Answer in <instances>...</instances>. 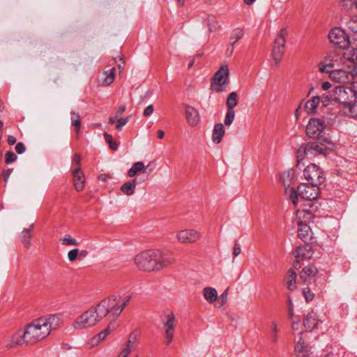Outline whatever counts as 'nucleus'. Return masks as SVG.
Here are the masks:
<instances>
[{
    "label": "nucleus",
    "mask_w": 357,
    "mask_h": 357,
    "mask_svg": "<svg viewBox=\"0 0 357 357\" xmlns=\"http://www.w3.org/2000/svg\"><path fill=\"white\" fill-rule=\"evenodd\" d=\"M308 148L311 150V153L326 155V149L322 144H318L316 142L308 143Z\"/></svg>",
    "instance_id": "obj_40"
},
{
    "label": "nucleus",
    "mask_w": 357,
    "mask_h": 357,
    "mask_svg": "<svg viewBox=\"0 0 357 357\" xmlns=\"http://www.w3.org/2000/svg\"><path fill=\"white\" fill-rule=\"evenodd\" d=\"M27 344H29V343H28L24 337V331L23 333H16L5 341V346L7 348L21 347Z\"/></svg>",
    "instance_id": "obj_17"
},
{
    "label": "nucleus",
    "mask_w": 357,
    "mask_h": 357,
    "mask_svg": "<svg viewBox=\"0 0 357 357\" xmlns=\"http://www.w3.org/2000/svg\"><path fill=\"white\" fill-rule=\"evenodd\" d=\"M346 26L350 32L357 35V15L349 17L346 22Z\"/></svg>",
    "instance_id": "obj_36"
},
{
    "label": "nucleus",
    "mask_w": 357,
    "mask_h": 357,
    "mask_svg": "<svg viewBox=\"0 0 357 357\" xmlns=\"http://www.w3.org/2000/svg\"><path fill=\"white\" fill-rule=\"evenodd\" d=\"M313 252L312 247L309 244H304L298 246L294 252V255L296 258L293 266L295 269L301 267L300 262L305 259H310L312 257Z\"/></svg>",
    "instance_id": "obj_12"
},
{
    "label": "nucleus",
    "mask_w": 357,
    "mask_h": 357,
    "mask_svg": "<svg viewBox=\"0 0 357 357\" xmlns=\"http://www.w3.org/2000/svg\"><path fill=\"white\" fill-rule=\"evenodd\" d=\"M81 155L79 153H75L72 160V166L75 169L80 167Z\"/></svg>",
    "instance_id": "obj_51"
},
{
    "label": "nucleus",
    "mask_w": 357,
    "mask_h": 357,
    "mask_svg": "<svg viewBox=\"0 0 357 357\" xmlns=\"http://www.w3.org/2000/svg\"><path fill=\"white\" fill-rule=\"evenodd\" d=\"M201 237L199 231L195 229H184L178 232L177 239L181 243H192Z\"/></svg>",
    "instance_id": "obj_13"
},
{
    "label": "nucleus",
    "mask_w": 357,
    "mask_h": 357,
    "mask_svg": "<svg viewBox=\"0 0 357 357\" xmlns=\"http://www.w3.org/2000/svg\"><path fill=\"white\" fill-rule=\"evenodd\" d=\"M79 253V250L77 248L73 249L70 250L68 253V259L70 261H74L76 260Z\"/></svg>",
    "instance_id": "obj_50"
},
{
    "label": "nucleus",
    "mask_w": 357,
    "mask_h": 357,
    "mask_svg": "<svg viewBox=\"0 0 357 357\" xmlns=\"http://www.w3.org/2000/svg\"><path fill=\"white\" fill-rule=\"evenodd\" d=\"M15 150L18 154H22L26 151V146L23 142H18L15 145Z\"/></svg>",
    "instance_id": "obj_53"
},
{
    "label": "nucleus",
    "mask_w": 357,
    "mask_h": 357,
    "mask_svg": "<svg viewBox=\"0 0 357 357\" xmlns=\"http://www.w3.org/2000/svg\"><path fill=\"white\" fill-rule=\"evenodd\" d=\"M225 130L223 124L216 123L214 126L212 134V140L215 144L221 142L223 136L225 135Z\"/></svg>",
    "instance_id": "obj_22"
},
{
    "label": "nucleus",
    "mask_w": 357,
    "mask_h": 357,
    "mask_svg": "<svg viewBox=\"0 0 357 357\" xmlns=\"http://www.w3.org/2000/svg\"><path fill=\"white\" fill-rule=\"evenodd\" d=\"M289 318H292V317H293V309L291 307V300L289 301Z\"/></svg>",
    "instance_id": "obj_62"
},
{
    "label": "nucleus",
    "mask_w": 357,
    "mask_h": 357,
    "mask_svg": "<svg viewBox=\"0 0 357 357\" xmlns=\"http://www.w3.org/2000/svg\"><path fill=\"white\" fill-rule=\"evenodd\" d=\"M320 103V98L318 96H314L312 99L307 101L305 105V109L307 114H313L316 113L317 108Z\"/></svg>",
    "instance_id": "obj_27"
},
{
    "label": "nucleus",
    "mask_w": 357,
    "mask_h": 357,
    "mask_svg": "<svg viewBox=\"0 0 357 357\" xmlns=\"http://www.w3.org/2000/svg\"><path fill=\"white\" fill-rule=\"evenodd\" d=\"M175 316L171 311H168L165 314L162 319V325L165 329V339L164 344H169L174 339L175 331Z\"/></svg>",
    "instance_id": "obj_8"
},
{
    "label": "nucleus",
    "mask_w": 357,
    "mask_h": 357,
    "mask_svg": "<svg viewBox=\"0 0 357 357\" xmlns=\"http://www.w3.org/2000/svg\"><path fill=\"white\" fill-rule=\"evenodd\" d=\"M153 112V106L152 105H150L147 106L145 109L144 110L143 115L145 117H148L150 115H151Z\"/></svg>",
    "instance_id": "obj_55"
},
{
    "label": "nucleus",
    "mask_w": 357,
    "mask_h": 357,
    "mask_svg": "<svg viewBox=\"0 0 357 357\" xmlns=\"http://www.w3.org/2000/svg\"><path fill=\"white\" fill-rule=\"evenodd\" d=\"M243 30L241 28H236L233 30L231 36V40H232L231 43L235 44L238 40L243 38Z\"/></svg>",
    "instance_id": "obj_42"
},
{
    "label": "nucleus",
    "mask_w": 357,
    "mask_h": 357,
    "mask_svg": "<svg viewBox=\"0 0 357 357\" xmlns=\"http://www.w3.org/2000/svg\"><path fill=\"white\" fill-rule=\"evenodd\" d=\"M133 261L138 270L151 272L160 271L172 264L174 259L160 250H146L136 255Z\"/></svg>",
    "instance_id": "obj_2"
},
{
    "label": "nucleus",
    "mask_w": 357,
    "mask_h": 357,
    "mask_svg": "<svg viewBox=\"0 0 357 357\" xmlns=\"http://www.w3.org/2000/svg\"><path fill=\"white\" fill-rule=\"evenodd\" d=\"M165 136V132L162 130H158L157 132V137L158 139H162Z\"/></svg>",
    "instance_id": "obj_63"
},
{
    "label": "nucleus",
    "mask_w": 357,
    "mask_h": 357,
    "mask_svg": "<svg viewBox=\"0 0 357 357\" xmlns=\"http://www.w3.org/2000/svg\"><path fill=\"white\" fill-rule=\"evenodd\" d=\"M330 41L340 48L345 49L350 43L349 36L340 28L333 29L328 33Z\"/></svg>",
    "instance_id": "obj_11"
},
{
    "label": "nucleus",
    "mask_w": 357,
    "mask_h": 357,
    "mask_svg": "<svg viewBox=\"0 0 357 357\" xmlns=\"http://www.w3.org/2000/svg\"><path fill=\"white\" fill-rule=\"evenodd\" d=\"M16 141H17V139H16L15 137H14L13 135L8 136L7 142H8V144L13 145L16 143Z\"/></svg>",
    "instance_id": "obj_60"
},
{
    "label": "nucleus",
    "mask_w": 357,
    "mask_h": 357,
    "mask_svg": "<svg viewBox=\"0 0 357 357\" xmlns=\"http://www.w3.org/2000/svg\"><path fill=\"white\" fill-rule=\"evenodd\" d=\"M303 176L308 183L318 186L325 181L323 172L315 164L308 165L303 171Z\"/></svg>",
    "instance_id": "obj_9"
},
{
    "label": "nucleus",
    "mask_w": 357,
    "mask_h": 357,
    "mask_svg": "<svg viewBox=\"0 0 357 357\" xmlns=\"http://www.w3.org/2000/svg\"><path fill=\"white\" fill-rule=\"evenodd\" d=\"M294 351L297 357H308L311 354V347L305 342L302 333L296 338Z\"/></svg>",
    "instance_id": "obj_14"
},
{
    "label": "nucleus",
    "mask_w": 357,
    "mask_h": 357,
    "mask_svg": "<svg viewBox=\"0 0 357 357\" xmlns=\"http://www.w3.org/2000/svg\"><path fill=\"white\" fill-rule=\"evenodd\" d=\"M130 118V116H128L127 117L121 118L119 120L116 121V128L117 130L121 131L124 126L126 125V123L128 122L129 119Z\"/></svg>",
    "instance_id": "obj_47"
},
{
    "label": "nucleus",
    "mask_w": 357,
    "mask_h": 357,
    "mask_svg": "<svg viewBox=\"0 0 357 357\" xmlns=\"http://www.w3.org/2000/svg\"><path fill=\"white\" fill-rule=\"evenodd\" d=\"M137 181L136 178L129 180L125 182L121 186V191L126 195L130 196L135 193Z\"/></svg>",
    "instance_id": "obj_25"
},
{
    "label": "nucleus",
    "mask_w": 357,
    "mask_h": 357,
    "mask_svg": "<svg viewBox=\"0 0 357 357\" xmlns=\"http://www.w3.org/2000/svg\"><path fill=\"white\" fill-rule=\"evenodd\" d=\"M330 78L340 84H354L357 79V67L354 68L351 71L344 69H335L330 72Z\"/></svg>",
    "instance_id": "obj_7"
},
{
    "label": "nucleus",
    "mask_w": 357,
    "mask_h": 357,
    "mask_svg": "<svg viewBox=\"0 0 357 357\" xmlns=\"http://www.w3.org/2000/svg\"><path fill=\"white\" fill-rule=\"evenodd\" d=\"M103 135L104 139L105 142L109 144V148L113 151L117 150L118 144L113 141L112 135L106 132L103 134Z\"/></svg>",
    "instance_id": "obj_43"
},
{
    "label": "nucleus",
    "mask_w": 357,
    "mask_h": 357,
    "mask_svg": "<svg viewBox=\"0 0 357 357\" xmlns=\"http://www.w3.org/2000/svg\"><path fill=\"white\" fill-rule=\"evenodd\" d=\"M303 293L307 301H311L314 298V294L308 288H303Z\"/></svg>",
    "instance_id": "obj_52"
},
{
    "label": "nucleus",
    "mask_w": 357,
    "mask_h": 357,
    "mask_svg": "<svg viewBox=\"0 0 357 357\" xmlns=\"http://www.w3.org/2000/svg\"><path fill=\"white\" fill-rule=\"evenodd\" d=\"M241 252V245L236 242L234 247V252L233 255L234 257H237Z\"/></svg>",
    "instance_id": "obj_56"
},
{
    "label": "nucleus",
    "mask_w": 357,
    "mask_h": 357,
    "mask_svg": "<svg viewBox=\"0 0 357 357\" xmlns=\"http://www.w3.org/2000/svg\"><path fill=\"white\" fill-rule=\"evenodd\" d=\"M59 317L54 314L39 318L28 324L24 331V337L29 344H34L45 338L52 329L56 328Z\"/></svg>",
    "instance_id": "obj_3"
},
{
    "label": "nucleus",
    "mask_w": 357,
    "mask_h": 357,
    "mask_svg": "<svg viewBox=\"0 0 357 357\" xmlns=\"http://www.w3.org/2000/svg\"><path fill=\"white\" fill-rule=\"evenodd\" d=\"M185 118L188 124L191 126H197L199 122V115L197 109L193 107L187 105L185 111Z\"/></svg>",
    "instance_id": "obj_20"
},
{
    "label": "nucleus",
    "mask_w": 357,
    "mask_h": 357,
    "mask_svg": "<svg viewBox=\"0 0 357 357\" xmlns=\"http://www.w3.org/2000/svg\"><path fill=\"white\" fill-rule=\"evenodd\" d=\"M130 298V296H128L121 304H120L119 298L116 296H112L101 301L98 305L91 306L79 316L73 324L74 328L83 329L92 327L100 322L109 313H112L114 317L119 316Z\"/></svg>",
    "instance_id": "obj_1"
},
{
    "label": "nucleus",
    "mask_w": 357,
    "mask_h": 357,
    "mask_svg": "<svg viewBox=\"0 0 357 357\" xmlns=\"http://www.w3.org/2000/svg\"><path fill=\"white\" fill-rule=\"evenodd\" d=\"M17 156L12 151H8L5 154V162L6 164L12 163L16 161Z\"/></svg>",
    "instance_id": "obj_48"
},
{
    "label": "nucleus",
    "mask_w": 357,
    "mask_h": 357,
    "mask_svg": "<svg viewBox=\"0 0 357 357\" xmlns=\"http://www.w3.org/2000/svg\"><path fill=\"white\" fill-rule=\"evenodd\" d=\"M234 118L235 111L234 109H227L224 121L225 124L227 126H229L231 125Z\"/></svg>",
    "instance_id": "obj_44"
},
{
    "label": "nucleus",
    "mask_w": 357,
    "mask_h": 357,
    "mask_svg": "<svg viewBox=\"0 0 357 357\" xmlns=\"http://www.w3.org/2000/svg\"><path fill=\"white\" fill-rule=\"evenodd\" d=\"M104 75L105 76L104 80H103V85L108 86L111 84L114 79L115 77V68H112L107 71L104 72Z\"/></svg>",
    "instance_id": "obj_41"
},
{
    "label": "nucleus",
    "mask_w": 357,
    "mask_h": 357,
    "mask_svg": "<svg viewBox=\"0 0 357 357\" xmlns=\"http://www.w3.org/2000/svg\"><path fill=\"white\" fill-rule=\"evenodd\" d=\"M152 162H149L146 167H145L144 164L142 162H135L130 169L128 172V176L130 178L134 177L137 173L145 171L146 168L151 166Z\"/></svg>",
    "instance_id": "obj_26"
},
{
    "label": "nucleus",
    "mask_w": 357,
    "mask_h": 357,
    "mask_svg": "<svg viewBox=\"0 0 357 357\" xmlns=\"http://www.w3.org/2000/svg\"><path fill=\"white\" fill-rule=\"evenodd\" d=\"M354 87H335L333 90V100L341 104L342 109H344L349 104L357 100V91Z\"/></svg>",
    "instance_id": "obj_5"
},
{
    "label": "nucleus",
    "mask_w": 357,
    "mask_h": 357,
    "mask_svg": "<svg viewBox=\"0 0 357 357\" xmlns=\"http://www.w3.org/2000/svg\"><path fill=\"white\" fill-rule=\"evenodd\" d=\"M227 109H234L238 104V94L236 92H231L227 98Z\"/></svg>",
    "instance_id": "obj_38"
},
{
    "label": "nucleus",
    "mask_w": 357,
    "mask_h": 357,
    "mask_svg": "<svg viewBox=\"0 0 357 357\" xmlns=\"http://www.w3.org/2000/svg\"><path fill=\"white\" fill-rule=\"evenodd\" d=\"M344 52L342 56L343 62L349 61L351 63L357 62V48L349 47L344 49Z\"/></svg>",
    "instance_id": "obj_23"
},
{
    "label": "nucleus",
    "mask_w": 357,
    "mask_h": 357,
    "mask_svg": "<svg viewBox=\"0 0 357 357\" xmlns=\"http://www.w3.org/2000/svg\"><path fill=\"white\" fill-rule=\"evenodd\" d=\"M70 116L71 125L75 128V130L78 133L81 129L80 116L78 112L75 111L70 112Z\"/></svg>",
    "instance_id": "obj_37"
},
{
    "label": "nucleus",
    "mask_w": 357,
    "mask_h": 357,
    "mask_svg": "<svg viewBox=\"0 0 357 357\" xmlns=\"http://www.w3.org/2000/svg\"><path fill=\"white\" fill-rule=\"evenodd\" d=\"M318 273V269L312 264H310L300 272L299 280L303 283L310 282L311 280L314 278Z\"/></svg>",
    "instance_id": "obj_18"
},
{
    "label": "nucleus",
    "mask_w": 357,
    "mask_h": 357,
    "mask_svg": "<svg viewBox=\"0 0 357 357\" xmlns=\"http://www.w3.org/2000/svg\"><path fill=\"white\" fill-rule=\"evenodd\" d=\"M227 298V289H226L220 297V307L223 306L226 302Z\"/></svg>",
    "instance_id": "obj_54"
},
{
    "label": "nucleus",
    "mask_w": 357,
    "mask_h": 357,
    "mask_svg": "<svg viewBox=\"0 0 357 357\" xmlns=\"http://www.w3.org/2000/svg\"><path fill=\"white\" fill-rule=\"evenodd\" d=\"M137 337V332L133 331L130 333L126 347L121 350V351L119 354V357H128L129 354L130 353V346H131V339H133V340H136Z\"/></svg>",
    "instance_id": "obj_34"
},
{
    "label": "nucleus",
    "mask_w": 357,
    "mask_h": 357,
    "mask_svg": "<svg viewBox=\"0 0 357 357\" xmlns=\"http://www.w3.org/2000/svg\"><path fill=\"white\" fill-rule=\"evenodd\" d=\"M126 107L125 105L119 107L116 112V117L121 116L126 111Z\"/></svg>",
    "instance_id": "obj_58"
},
{
    "label": "nucleus",
    "mask_w": 357,
    "mask_h": 357,
    "mask_svg": "<svg viewBox=\"0 0 357 357\" xmlns=\"http://www.w3.org/2000/svg\"><path fill=\"white\" fill-rule=\"evenodd\" d=\"M33 225L32 224L29 228L24 229L21 233V241L26 248H29L31 243V238L32 237L31 229Z\"/></svg>",
    "instance_id": "obj_31"
},
{
    "label": "nucleus",
    "mask_w": 357,
    "mask_h": 357,
    "mask_svg": "<svg viewBox=\"0 0 357 357\" xmlns=\"http://www.w3.org/2000/svg\"><path fill=\"white\" fill-rule=\"evenodd\" d=\"M343 112L345 115L351 118L357 119V100L349 104L343 109Z\"/></svg>",
    "instance_id": "obj_32"
},
{
    "label": "nucleus",
    "mask_w": 357,
    "mask_h": 357,
    "mask_svg": "<svg viewBox=\"0 0 357 357\" xmlns=\"http://www.w3.org/2000/svg\"><path fill=\"white\" fill-rule=\"evenodd\" d=\"M73 182L75 188L77 192L84 190L85 186V177L80 168L76 167L73 170Z\"/></svg>",
    "instance_id": "obj_19"
},
{
    "label": "nucleus",
    "mask_w": 357,
    "mask_h": 357,
    "mask_svg": "<svg viewBox=\"0 0 357 357\" xmlns=\"http://www.w3.org/2000/svg\"><path fill=\"white\" fill-rule=\"evenodd\" d=\"M229 72L227 65L221 66L211 79V89L217 93L225 91L229 82Z\"/></svg>",
    "instance_id": "obj_6"
},
{
    "label": "nucleus",
    "mask_w": 357,
    "mask_h": 357,
    "mask_svg": "<svg viewBox=\"0 0 357 357\" xmlns=\"http://www.w3.org/2000/svg\"><path fill=\"white\" fill-rule=\"evenodd\" d=\"M296 278H297V273L293 269H289L285 277V281H286V285L287 288L289 291H294L296 289Z\"/></svg>",
    "instance_id": "obj_24"
},
{
    "label": "nucleus",
    "mask_w": 357,
    "mask_h": 357,
    "mask_svg": "<svg viewBox=\"0 0 357 357\" xmlns=\"http://www.w3.org/2000/svg\"><path fill=\"white\" fill-rule=\"evenodd\" d=\"M203 294L205 299L210 303H213L218 298V292L216 289L213 287H205L203 290Z\"/></svg>",
    "instance_id": "obj_30"
},
{
    "label": "nucleus",
    "mask_w": 357,
    "mask_h": 357,
    "mask_svg": "<svg viewBox=\"0 0 357 357\" xmlns=\"http://www.w3.org/2000/svg\"><path fill=\"white\" fill-rule=\"evenodd\" d=\"M319 322L320 320L318 319L317 313L312 311L309 312L305 318L303 324L307 330L312 331L318 326Z\"/></svg>",
    "instance_id": "obj_21"
},
{
    "label": "nucleus",
    "mask_w": 357,
    "mask_h": 357,
    "mask_svg": "<svg viewBox=\"0 0 357 357\" xmlns=\"http://www.w3.org/2000/svg\"><path fill=\"white\" fill-rule=\"evenodd\" d=\"M114 326H112V324L108 325L105 329H104L103 331L100 332L96 336L93 337V342L98 344L100 342L104 340L106 338V337L114 330Z\"/></svg>",
    "instance_id": "obj_29"
},
{
    "label": "nucleus",
    "mask_w": 357,
    "mask_h": 357,
    "mask_svg": "<svg viewBox=\"0 0 357 357\" xmlns=\"http://www.w3.org/2000/svg\"><path fill=\"white\" fill-rule=\"evenodd\" d=\"M299 228L298 229V236L303 241H305L309 236L310 228L307 223H303L302 220H298Z\"/></svg>",
    "instance_id": "obj_28"
},
{
    "label": "nucleus",
    "mask_w": 357,
    "mask_h": 357,
    "mask_svg": "<svg viewBox=\"0 0 357 357\" xmlns=\"http://www.w3.org/2000/svg\"><path fill=\"white\" fill-rule=\"evenodd\" d=\"M301 218H303V223H310L313 220V215L311 212H310L308 210H303L301 211L298 212V220H301Z\"/></svg>",
    "instance_id": "obj_39"
},
{
    "label": "nucleus",
    "mask_w": 357,
    "mask_h": 357,
    "mask_svg": "<svg viewBox=\"0 0 357 357\" xmlns=\"http://www.w3.org/2000/svg\"><path fill=\"white\" fill-rule=\"evenodd\" d=\"M63 244L66 245H78L79 242L71 237L70 235H66L65 237L62 239Z\"/></svg>",
    "instance_id": "obj_46"
},
{
    "label": "nucleus",
    "mask_w": 357,
    "mask_h": 357,
    "mask_svg": "<svg viewBox=\"0 0 357 357\" xmlns=\"http://www.w3.org/2000/svg\"><path fill=\"white\" fill-rule=\"evenodd\" d=\"M204 23L206 24L208 31L213 32L218 30V21L215 16L207 15L204 19Z\"/></svg>",
    "instance_id": "obj_33"
},
{
    "label": "nucleus",
    "mask_w": 357,
    "mask_h": 357,
    "mask_svg": "<svg viewBox=\"0 0 357 357\" xmlns=\"http://www.w3.org/2000/svg\"><path fill=\"white\" fill-rule=\"evenodd\" d=\"M319 192L320 190L318 185L310 183H301L297 190L293 188H291L289 198L294 205L297 206L299 197L302 199L311 201L315 199Z\"/></svg>",
    "instance_id": "obj_4"
},
{
    "label": "nucleus",
    "mask_w": 357,
    "mask_h": 357,
    "mask_svg": "<svg viewBox=\"0 0 357 357\" xmlns=\"http://www.w3.org/2000/svg\"><path fill=\"white\" fill-rule=\"evenodd\" d=\"M286 36L287 31L284 29H281L274 40L272 50V56L276 64L280 62L284 54L286 43Z\"/></svg>",
    "instance_id": "obj_10"
},
{
    "label": "nucleus",
    "mask_w": 357,
    "mask_h": 357,
    "mask_svg": "<svg viewBox=\"0 0 357 357\" xmlns=\"http://www.w3.org/2000/svg\"><path fill=\"white\" fill-rule=\"evenodd\" d=\"M324 123L318 119H312L310 120L307 128L306 133L310 137H316L319 136L324 130Z\"/></svg>",
    "instance_id": "obj_15"
},
{
    "label": "nucleus",
    "mask_w": 357,
    "mask_h": 357,
    "mask_svg": "<svg viewBox=\"0 0 357 357\" xmlns=\"http://www.w3.org/2000/svg\"><path fill=\"white\" fill-rule=\"evenodd\" d=\"M278 328L275 322L272 323V331L270 334V338L272 342L275 343L278 341Z\"/></svg>",
    "instance_id": "obj_45"
},
{
    "label": "nucleus",
    "mask_w": 357,
    "mask_h": 357,
    "mask_svg": "<svg viewBox=\"0 0 357 357\" xmlns=\"http://www.w3.org/2000/svg\"><path fill=\"white\" fill-rule=\"evenodd\" d=\"M331 87V84L329 82H324L321 84L322 89L326 91Z\"/></svg>",
    "instance_id": "obj_61"
},
{
    "label": "nucleus",
    "mask_w": 357,
    "mask_h": 357,
    "mask_svg": "<svg viewBox=\"0 0 357 357\" xmlns=\"http://www.w3.org/2000/svg\"><path fill=\"white\" fill-rule=\"evenodd\" d=\"M13 170V169H8L3 172V180L6 183L8 182Z\"/></svg>",
    "instance_id": "obj_57"
},
{
    "label": "nucleus",
    "mask_w": 357,
    "mask_h": 357,
    "mask_svg": "<svg viewBox=\"0 0 357 357\" xmlns=\"http://www.w3.org/2000/svg\"><path fill=\"white\" fill-rule=\"evenodd\" d=\"M320 98V102L322 103L324 107H326L328 105L331 100H333V95L328 96L327 94H324L321 96H318Z\"/></svg>",
    "instance_id": "obj_49"
},
{
    "label": "nucleus",
    "mask_w": 357,
    "mask_h": 357,
    "mask_svg": "<svg viewBox=\"0 0 357 357\" xmlns=\"http://www.w3.org/2000/svg\"><path fill=\"white\" fill-rule=\"evenodd\" d=\"M234 45V44L231 43V45H230L231 47H228V49L227 50V55L230 56L233 53Z\"/></svg>",
    "instance_id": "obj_64"
},
{
    "label": "nucleus",
    "mask_w": 357,
    "mask_h": 357,
    "mask_svg": "<svg viewBox=\"0 0 357 357\" xmlns=\"http://www.w3.org/2000/svg\"><path fill=\"white\" fill-rule=\"evenodd\" d=\"M341 2L343 6L352 7V6L355 4L354 1H353L352 0H341Z\"/></svg>",
    "instance_id": "obj_59"
},
{
    "label": "nucleus",
    "mask_w": 357,
    "mask_h": 357,
    "mask_svg": "<svg viewBox=\"0 0 357 357\" xmlns=\"http://www.w3.org/2000/svg\"><path fill=\"white\" fill-rule=\"evenodd\" d=\"M307 152H311L310 148H308V144L301 146L296 151L297 164L296 166H299L301 161L304 159Z\"/></svg>",
    "instance_id": "obj_35"
},
{
    "label": "nucleus",
    "mask_w": 357,
    "mask_h": 357,
    "mask_svg": "<svg viewBox=\"0 0 357 357\" xmlns=\"http://www.w3.org/2000/svg\"><path fill=\"white\" fill-rule=\"evenodd\" d=\"M339 56L335 53L327 55L324 60L321 61L319 65V70L321 73H329L331 71L330 68L335 66V62L338 61Z\"/></svg>",
    "instance_id": "obj_16"
}]
</instances>
